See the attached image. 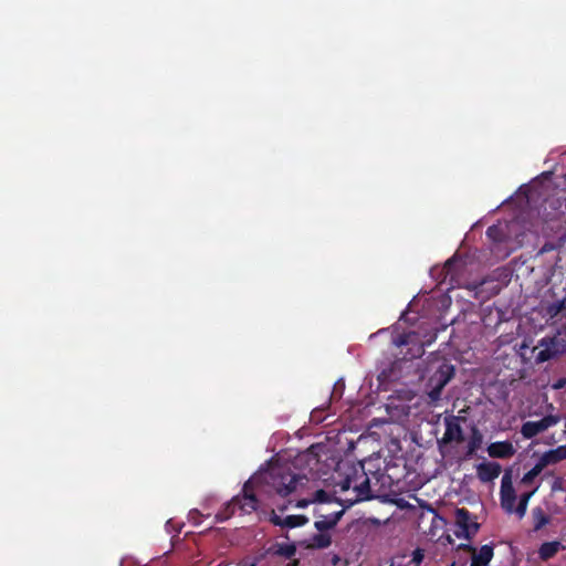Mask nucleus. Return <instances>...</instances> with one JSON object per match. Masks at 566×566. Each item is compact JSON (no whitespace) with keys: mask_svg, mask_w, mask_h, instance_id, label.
Instances as JSON below:
<instances>
[{"mask_svg":"<svg viewBox=\"0 0 566 566\" xmlns=\"http://www.w3.org/2000/svg\"><path fill=\"white\" fill-rule=\"evenodd\" d=\"M336 486L339 488L340 493H352V495L336 500L342 506L352 507L358 502L373 499L370 480L365 473L363 464L350 467L346 474L336 483Z\"/></svg>","mask_w":566,"mask_h":566,"instance_id":"1","label":"nucleus"},{"mask_svg":"<svg viewBox=\"0 0 566 566\" xmlns=\"http://www.w3.org/2000/svg\"><path fill=\"white\" fill-rule=\"evenodd\" d=\"M346 509L347 507L343 506V509L338 511H327L324 506H316L313 510V515L316 517L314 527L317 533L308 538L306 548L324 549L329 547L333 542L329 532L337 526Z\"/></svg>","mask_w":566,"mask_h":566,"instance_id":"2","label":"nucleus"},{"mask_svg":"<svg viewBox=\"0 0 566 566\" xmlns=\"http://www.w3.org/2000/svg\"><path fill=\"white\" fill-rule=\"evenodd\" d=\"M255 481L249 480L244 483L242 494L234 496L228 502L222 510L216 514L218 522H224L229 520L237 510L243 514H250L258 510L259 501L253 491V484Z\"/></svg>","mask_w":566,"mask_h":566,"instance_id":"3","label":"nucleus"},{"mask_svg":"<svg viewBox=\"0 0 566 566\" xmlns=\"http://www.w3.org/2000/svg\"><path fill=\"white\" fill-rule=\"evenodd\" d=\"M303 476L293 473L289 468L276 467L262 474V479L268 485L281 496H287L296 490L297 483Z\"/></svg>","mask_w":566,"mask_h":566,"instance_id":"4","label":"nucleus"},{"mask_svg":"<svg viewBox=\"0 0 566 566\" xmlns=\"http://www.w3.org/2000/svg\"><path fill=\"white\" fill-rule=\"evenodd\" d=\"M454 366L448 361H443L429 377L427 382V395L430 403H437L441 399L443 388L454 377Z\"/></svg>","mask_w":566,"mask_h":566,"instance_id":"5","label":"nucleus"},{"mask_svg":"<svg viewBox=\"0 0 566 566\" xmlns=\"http://www.w3.org/2000/svg\"><path fill=\"white\" fill-rule=\"evenodd\" d=\"M455 525L460 528L455 532V536L465 539H472L480 530V524L476 522V517L473 516L470 511L465 507L457 509L454 512Z\"/></svg>","mask_w":566,"mask_h":566,"instance_id":"6","label":"nucleus"},{"mask_svg":"<svg viewBox=\"0 0 566 566\" xmlns=\"http://www.w3.org/2000/svg\"><path fill=\"white\" fill-rule=\"evenodd\" d=\"M463 421H465V418H463V417L453 416V415L446 417L444 418L446 430H444L442 439L439 442L443 443V444H449V443L460 444V443H462L465 440L464 432H463V429L461 426V422H463Z\"/></svg>","mask_w":566,"mask_h":566,"instance_id":"7","label":"nucleus"},{"mask_svg":"<svg viewBox=\"0 0 566 566\" xmlns=\"http://www.w3.org/2000/svg\"><path fill=\"white\" fill-rule=\"evenodd\" d=\"M558 421L559 417L553 415L545 416L538 421H526L522 424L521 433L525 439H532L548 428L557 424Z\"/></svg>","mask_w":566,"mask_h":566,"instance_id":"8","label":"nucleus"},{"mask_svg":"<svg viewBox=\"0 0 566 566\" xmlns=\"http://www.w3.org/2000/svg\"><path fill=\"white\" fill-rule=\"evenodd\" d=\"M566 209V201L556 196L546 197L538 208V216L544 221L554 220L563 213V209Z\"/></svg>","mask_w":566,"mask_h":566,"instance_id":"9","label":"nucleus"},{"mask_svg":"<svg viewBox=\"0 0 566 566\" xmlns=\"http://www.w3.org/2000/svg\"><path fill=\"white\" fill-rule=\"evenodd\" d=\"M460 548L471 553L470 566H490L494 556V547L492 544L482 545L479 551L470 544H461Z\"/></svg>","mask_w":566,"mask_h":566,"instance_id":"10","label":"nucleus"},{"mask_svg":"<svg viewBox=\"0 0 566 566\" xmlns=\"http://www.w3.org/2000/svg\"><path fill=\"white\" fill-rule=\"evenodd\" d=\"M500 493H501L502 507L505 509L510 513L513 512V506L516 501V494H515V490L512 485L510 473H505L504 476L502 478Z\"/></svg>","mask_w":566,"mask_h":566,"instance_id":"11","label":"nucleus"},{"mask_svg":"<svg viewBox=\"0 0 566 566\" xmlns=\"http://www.w3.org/2000/svg\"><path fill=\"white\" fill-rule=\"evenodd\" d=\"M539 346L544 347L536 355L537 363H545L555 358L559 354L558 340L555 336L544 337L539 340Z\"/></svg>","mask_w":566,"mask_h":566,"instance_id":"12","label":"nucleus"},{"mask_svg":"<svg viewBox=\"0 0 566 566\" xmlns=\"http://www.w3.org/2000/svg\"><path fill=\"white\" fill-rule=\"evenodd\" d=\"M488 453L491 458L507 459L514 455L515 449L510 441H497L488 447Z\"/></svg>","mask_w":566,"mask_h":566,"instance_id":"13","label":"nucleus"},{"mask_svg":"<svg viewBox=\"0 0 566 566\" xmlns=\"http://www.w3.org/2000/svg\"><path fill=\"white\" fill-rule=\"evenodd\" d=\"M501 470L502 468L497 462H483L476 468L478 478L482 482H491L500 475Z\"/></svg>","mask_w":566,"mask_h":566,"instance_id":"14","label":"nucleus"},{"mask_svg":"<svg viewBox=\"0 0 566 566\" xmlns=\"http://www.w3.org/2000/svg\"><path fill=\"white\" fill-rule=\"evenodd\" d=\"M539 460L545 467L556 464L563 460H566V444L559 446L556 449L544 452Z\"/></svg>","mask_w":566,"mask_h":566,"instance_id":"15","label":"nucleus"},{"mask_svg":"<svg viewBox=\"0 0 566 566\" xmlns=\"http://www.w3.org/2000/svg\"><path fill=\"white\" fill-rule=\"evenodd\" d=\"M564 548L565 547L558 541L545 542L538 548V557L541 560L546 562Z\"/></svg>","mask_w":566,"mask_h":566,"instance_id":"16","label":"nucleus"},{"mask_svg":"<svg viewBox=\"0 0 566 566\" xmlns=\"http://www.w3.org/2000/svg\"><path fill=\"white\" fill-rule=\"evenodd\" d=\"M268 554L273 556H282L287 559L292 558L296 554L295 544L275 543L268 549Z\"/></svg>","mask_w":566,"mask_h":566,"instance_id":"17","label":"nucleus"},{"mask_svg":"<svg viewBox=\"0 0 566 566\" xmlns=\"http://www.w3.org/2000/svg\"><path fill=\"white\" fill-rule=\"evenodd\" d=\"M532 518L534 523V531H539L551 522L549 515L539 506L533 509Z\"/></svg>","mask_w":566,"mask_h":566,"instance_id":"18","label":"nucleus"},{"mask_svg":"<svg viewBox=\"0 0 566 566\" xmlns=\"http://www.w3.org/2000/svg\"><path fill=\"white\" fill-rule=\"evenodd\" d=\"M482 442H483L482 433L480 432V430L476 427H472L471 436H470V439L468 442L467 454L468 455L474 454L475 451L481 448Z\"/></svg>","mask_w":566,"mask_h":566,"instance_id":"19","label":"nucleus"},{"mask_svg":"<svg viewBox=\"0 0 566 566\" xmlns=\"http://www.w3.org/2000/svg\"><path fill=\"white\" fill-rule=\"evenodd\" d=\"M546 467L543 464V462L538 459V461L536 462V464L528 471L526 472L523 478H522V483L523 484H531L533 483V481L541 474V472L545 469Z\"/></svg>","mask_w":566,"mask_h":566,"instance_id":"20","label":"nucleus"},{"mask_svg":"<svg viewBox=\"0 0 566 566\" xmlns=\"http://www.w3.org/2000/svg\"><path fill=\"white\" fill-rule=\"evenodd\" d=\"M337 499H333L332 495H329L325 490H317L313 493L312 497L310 499V502L317 503V506H324L325 504H328L333 501H336Z\"/></svg>","mask_w":566,"mask_h":566,"instance_id":"21","label":"nucleus"},{"mask_svg":"<svg viewBox=\"0 0 566 566\" xmlns=\"http://www.w3.org/2000/svg\"><path fill=\"white\" fill-rule=\"evenodd\" d=\"M283 523L284 527L294 528L307 524L308 518L305 515H287Z\"/></svg>","mask_w":566,"mask_h":566,"instance_id":"22","label":"nucleus"},{"mask_svg":"<svg viewBox=\"0 0 566 566\" xmlns=\"http://www.w3.org/2000/svg\"><path fill=\"white\" fill-rule=\"evenodd\" d=\"M416 340H417L416 333H402V334H399L398 336H396L392 342L397 347H402V346L410 345V344L415 343Z\"/></svg>","mask_w":566,"mask_h":566,"instance_id":"23","label":"nucleus"},{"mask_svg":"<svg viewBox=\"0 0 566 566\" xmlns=\"http://www.w3.org/2000/svg\"><path fill=\"white\" fill-rule=\"evenodd\" d=\"M534 494V491L532 492H527V493H524L520 496V501H518V504L515 509V512L516 514L520 516V517H523L526 513V510H527V504H528V501L531 499V496Z\"/></svg>","mask_w":566,"mask_h":566,"instance_id":"24","label":"nucleus"},{"mask_svg":"<svg viewBox=\"0 0 566 566\" xmlns=\"http://www.w3.org/2000/svg\"><path fill=\"white\" fill-rule=\"evenodd\" d=\"M565 308V301H558L547 306V314L551 317L557 316Z\"/></svg>","mask_w":566,"mask_h":566,"instance_id":"25","label":"nucleus"},{"mask_svg":"<svg viewBox=\"0 0 566 566\" xmlns=\"http://www.w3.org/2000/svg\"><path fill=\"white\" fill-rule=\"evenodd\" d=\"M424 558V553H423V549L421 548H416L413 552H412V563H415L416 565H420L422 563Z\"/></svg>","mask_w":566,"mask_h":566,"instance_id":"26","label":"nucleus"},{"mask_svg":"<svg viewBox=\"0 0 566 566\" xmlns=\"http://www.w3.org/2000/svg\"><path fill=\"white\" fill-rule=\"evenodd\" d=\"M431 342H432V339H430V340H429V342H427V343H421V344L417 347L416 352H415V353H412V354L410 355V358H416V357H420V356H422V355L424 354V345H429V344H431Z\"/></svg>","mask_w":566,"mask_h":566,"instance_id":"27","label":"nucleus"},{"mask_svg":"<svg viewBox=\"0 0 566 566\" xmlns=\"http://www.w3.org/2000/svg\"><path fill=\"white\" fill-rule=\"evenodd\" d=\"M258 559H252L250 557H245L241 559L237 566H256Z\"/></svg>","mask_w":566,"mask_h":566,"instance_id":"28","label":"nucleus"},{"mask_svg":"<svg viewBox=\"0 0 566 566\" xmlns=\"http://www.w3.org/2000/svg\"><path fill=\"white\" fill-rule=\"evenodd\" d=\"M455 263V260L452 258V259H449L446 263H444V266H443V271L446 272V276L447 275H450L451 272H452V268Z\"/></svg>","mask_w":566,"mask_h":566,"instance_id":"29","label":"nucleus"},{"mask_svg":"<svg viewBox=\"0 0 566 566\" xmlns=\"http://www.w3.org/2000/svg\"><path fill=\"white\" fill-rule=\"evenodd\" d=\"M283 521H284V517H281V516H279V515H276V514H273V515L271 516V522H272L274 525H276V526H282V527H284V523H283Z\"/></svg>","mask_w":566,"mask_h":566,"instance_id":"30","label":"nucleus"},{"mask_svg":"<svg viewBox=\"0 0 566 566\" xmlns=\"http://www.w3.org/2000/svg\"><path fill=\"white\" fill-rule=\"evenodd\" d=\"M562 489H563V479L557 478L552 484V491L555 492V491H558Z\"/></svg>","mask_w":566,"mask_h":566,"instance_id":"31","label":"nucleus"},{"mask_svg":"<svg viewBox=\"0 0 566 566\" xmlns=\"http://www.w3.org/2000/svg\"><path fill=\"white\" fill-rule=\"evenodd\" d=\"M565 384H566L565 378H560V379H558V380L554 384L553 388H554V389H562V388L565 386Z\"/></svg>","mask_w":566,"mask_h":566,"instance_id":"32","label":"nucleus"},{"mask_svg":"<svg viewBox=\"0 0 566 566\" xmlns=\"http://www.w3.org/2000/svg\"><path fill=\"white\" fill-rule=\"evenodd\" d=\"M310 499L308 500H300L296 504L297 507H306L308 504H310Z\"/></svg>","mask_w":566,"mask_h":566,"instance_id":"33","label":"nucleus"},{"mask_svg":"<svg viewBox=\"0 0 566 566\" xmlns=\"http://www.w3.org/2000/svg\"><path fill=\"white\" fill-rule=\"evenodd\" d=\"M497 231V229L495 227H490L488 230H486V233L489 237H492L493 235V232Z\"/></svg>","mask_w":566,"mask_h":566,"instance_id":"34","label":"nucleus"},{"mask_svg":"<svg viewBox=\"0 0 566 566\" xmlns=\"http://www.w3.org/2000/svg\"><path fill=\"white\" fill-rule=\"evenodd\" d=\"M298 563H300L298 559H294L287 566H298Z\"/></svg>","mask_w":566,"mask_h":566,"instance_id":"35","label":"nucleus"},{"mask_svg":"<svg viewBox=\"0 0 566 566\" xmlns=\"http://www.w3.org/2000/svg\"><path fill=\"white\" fill-rule=\"evenodd\" d=\"M190 514H191V515H195V514H196V515H199L200 513H199V511L195 510V511H191V512H190Z\"/></svg>","mask_w":566,"mask_h":566,"instance_id":"36","label":"nucleus"}]
</instances>
